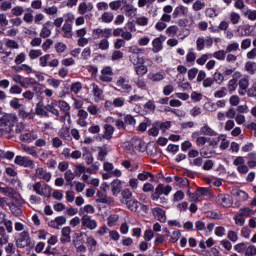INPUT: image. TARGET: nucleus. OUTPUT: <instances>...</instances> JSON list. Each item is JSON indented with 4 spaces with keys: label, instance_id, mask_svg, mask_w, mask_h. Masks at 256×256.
<instances>
[{
    "label": "nucleus",
    "instance_id": "f257e3e1",
    "mask_svg": "<svg viewBox=\"0 0 256 256\" xmlns=\"http://www.w3.org/2000/svg\"><path fill=\"white\" fill-rule=\"evenodd\" d=\"M17 121H19V117H17V114H4L0 118V137H3L5 135H11V133H13L15 125H17Z\"/></svg>",
    "mask_w": 256,
    "mask_h": 256
},
{
    "label": "nucleus",
    "instance_id": "f03ea898",
    "mask_svg": "<svg viewBox=\"0 0 256 256\" xmlns=\"http://www.w3.org/2000/svg\"><path fill=\"white\" fill-rule=\"evenodd\" d=\"M129 151H133V153H145L148 151L149 155H155V146H147L145 142L141 140V138L135 136L130 140V148Z\"/></svg>",
    "mask_w": 256,
    "mask_h": 256
},
{
    "label": "nucleus",
    "instance_id": "7ed1b4c3",
    "mask_svg": "<svg viewBox=\"0 0 256 256\" xmlns=\"http://www.w3.org/2000/svg\"><path fill=\"white\" fill-rule=\"evenodd\" d=\"M11 79L14 83L22 86L23 89H29V87H34V85H36V87H41V84L37 83V80L32 77H23L19 74H12Z\"/></svg>",
    "mask_w": 256,
    "mask_h": 256
},
{
    "label": "nucleus",
    "instance_id": "20e7f679",
    "mask_svg": "<svg viewBox=\"0 0 256 256\" xmlns=\"http://www.w3.org/2000/svg\"><path fill=\"white\" fill-rule=\"evenodd\" d=\"M130 61L133 63L134 69L139 77H143V75H146L147 71H149L147 66L143 65L144 60L143 58H139V54L133 53L130 56Z\"/></svg>",
    "mask_w": 256,
    "mask_h": 256
},
{
    "label": "nucleus",
    "instance_id": "39448f33",
    "mask_svg": "<svg viewBox=\"0 0 256 256\" xmlns=\"http://www.w3.org/2000/svg\"><path fill=\"white\" fill-rule=\"evenodd\" d=\"M32 190L34 193H36V195H40V197L46 198L51 197V191H53L49 184H42L41 182H35L32 185Z\"/></svg>",
    "mask_w": 256,
    "mask_h": 256
},
{
    "label": "nucleus",
    "instance_id": "423d86ee",
    "mask_svg": "<svg viewBox=\"0 0 256 256\" xmlns=\"http://www.w3.org/2000/svg\"><path fill=\"white\" fill-rule=\"evenodd\" d=\"M16 246L19 249H25V247H31V236L29 235V231L24 230L19 234L18 239L16 240Z\"/></svg>",
    "mask_w": 256,
    "mask_h": 256
},
{
    "label": "nucleus",
    "instance_id": "0eeeda50",
    "mask_svg": "<svg viewBox=\"0 0 256 256\" xmlns=\"http://www.w3.org/2000/svg\"><path fill=\"white\" fill-rule=\"evenodd\" d=\"M81 225L83 229H89L90 231H95L98 227L97 220L93 219L89 214L82 215Z\"/></svg>",
    "mask_w": 256,
    "mask_h": 256
},
{
    "label": "nucleus",
    "instance_id": "6e6552de",
    "mask_svg": "<svg viewBox=\"0 0 256 256\" xmlns=\"http://www.w3.org/2000/svg\"><path fill=\"white\" fill-rule=\"evenodd\" d=\"M22 143H33V141L39 139V133L35 130L24 132L19 136Z\"/></svg>",
    "mask_w": 256,
    "mask_h": 256
},
{
    "label": "nucleus",
    "instance_id": "1a4fd4ad",
    "mask_svg": "<svg viewBox=\"0 0 256 256\" xmlns=\"http://www.w3.org/2000/svg\"><path fill=\"white\" fill-rule=\"evenodd\" d=\"M92 34L95 37V39H109V37L113 35V30L109 28H96L92 31Z\"/></svg>",
    "mask_w": 256,
    "mask_h": 256
},
{
    "label": "nucleus",
    "instance_id": "9d476101",
    "mask_svg": "<svg viewBox=\"0 0 256 256\" xmlns=\"http://www.w3.org/2000/svg\"><path fill=\"white\" fill-rule=\"evenodd\" d=\"M14 163L20 165V167H34L35 162L27 156H16Z\"/></svg>",
    "mask_w": 256,
    "mask_h": 256
},
{
    "label": "nucleus",
    "instance_id": "9b49d317",
    "mask_svg": "<svg viewBox=\"0 0 256 256\" xmlns=\"http://www.w3.org/2000/svg\"><path fill=\"white\" fill-rule=\"evenodd\" d=\"M167 41V36L160 35L152 41V51L153 53H159L163 49V43Z\"/></svg>",
    "mask_w": 256,
    "mask_h": 256
},
{
    "label": "nucleus",
    "instance_id": "f8f14e48",
    "mask_svg": "<svg viewBox=\"0 0 256 256\" xmlns=\"http://www.w3.org/2000/svg\"><path fill=\"white\" fill-rule=\"evenodd\" d=\"M35 176L37 177V179H40L41 181H45V183H49L52 177L51 172L41 167L36 169Z\"/></svg>",
    "mask_w": 256,
    "mask_h": 256
},
{
    "label": "nucleus",
    "instance_id": "ddd939ff",
    "mask_svg": "<svg viewBox=\"0 0 256 256\" xmlns=\"http://www.w3.org/2000/svg\"><path fill=\"white\" fill-rule=\"evenodd\" d=\"M236 33L238 37H249L250 35H253V26L249 24L240 25L238 26Z\"/></svg>",
    "mask_w": 256,
    "mask_h": 256
},
{
    "label": "nucleus",
    "instance_id": "4468645a",
    "mask_svg": "<svg viewBox=\"0 0 256 256\" xmlns=\"http://www.w3.org/2000/svg\"><path fill=\"white\" fill-rule=\"evenodd\" d=\"M100 81L111 83L113 81V68L107 66L101 70Z\"/></svg>",
    "mask_w": 256,
    "mask_h": 256
},
{
    "label": "nucleus",
    "instance_id": "2eb2a0df",
    "mask_svg": "<svg viewBox=\"0 0 256 256\" xmlns=\"http://www.w3.org/2000/svg\"><path fill=\"white\" fill-rule=\"evenodd\" d=\"M62 155L65 157V159H81V156L83 153H81V150H74L71 152V149L64 148L62 151Z\"/></svg>",
    "mask_w": 256,
    "mask_h": 256
},
{
    "label": "nucleus",
    "instance_id": "dca6fc26",
    "mask_svg": "<svg viewBox=\"0 0 256 256\" xmlns=\"http://www.w3.org/2000/svg\"><path fill=\"white\" fill-rule=\"evenodd\" d=\"M152 214L157 221H160V223H165V221H167V215H165V210H163V208H152Z\"/></svg>",
    "mask_w": 256,
    "mask_h": 256
},
{
    "label": "nucleus",
    "instance_id": "f3484780",
    "mask_svg": "<svg viewBox=\"0 0 256 256\" xmlns=\"http://www.w3.org/2000/svg\"><path fill=\"white\" fill-rule=\"evenodd\" d=\"M7 197L12 199V203H15L16 205H25V200L21 197V194L15 192L13 189H10Z\"/></svg>",
    "mask_w": 256,
    "mask_h": 256
},
{
    "label": "nucleus",
    "instance_id": "a211bd4d",
    "mask_svg": "<svg viewBox=\"0 0 256 256\" xmlns=\"http://www.w3.org/2000/svg\"><path fill=\"white\" fill-rule=\"evenodd\" d=\"M187 15H189V8L183 5L177 6L172 13L173 19H177V17H187Z\"/></svg>",
    "mask_w": 256,
    "mask_h": 256
},
{
    "label": "nucleus",
    "instance_id": "6ab92c4d",
    "mask_svg": "<svg viewBox=\"0 0 256 256\" xmlns=\"http://www.w3.org/2000/svg\"><path fill=\"white\" fill-rule=\"evenodd\" d=\"M65 223H67V218H65V216H58L55 219L50 220L48 222V225L52 229H59V227H61L62 225H65Z\"/></svg>",
    "mask_w": 256,
    "mask_h": 256
},
{
    "label": "nucleus",
    "instance_id": "aec40b11",
    "mask_svg": "<svg viewBox=\"0 0 256 256\" xmlns=\"http://www.w3.org/2000/svg\"><path fill=\"white\" fill-rule=\"evenodd\" d=\"M21 149L26 155H31L34 159H39V153L37 152V148L35 146H29L27 144H21Z\"/></svg>",
    "mask_w": 256,
    "mask_h": 256
},
{
    "label": "nucleus",
    "instance_id": "412c9836",
    "mask_svg": "<svg viewBox=\"0 0 256 256\" xmlns=\"http://www.w3.org/2000/svg\"><path fill=\"white\" fill-rule=\"evenodd\" d=\"M217 201L222 207H231L233 205V200L229 194H220Z\"/></svg>",
    "mask_w": 256,
    "mask_h": 256
},
{
    "label": "nucleus",
    "instance_id": "4be33fe9",
    "mask_svg": "<svg viewBox=\"0 0 256 256\" xmlns=\"http://www.w3.org/2000/svg\"><path fill=\"white\" fill-rule=\"evenodd\" d=\"M92 93L94 95V101L96 103H99V101H103L104 95H103V90L99 88V86L95 83L92 84Z\"/></svg>",
    "mask_w": 256,
    "mask_h": 256
},
{
    "label": "nucleus",
    "instance_id": "5701e85b",
    "mask_svg": "<svg viewBox=\"0 0 256 256\" xmlns=\"http://www.w3.org/2000/svg\"><path fill=\"white\" fill-rule=\"evenodd\" d=\"M200 155L204 159H211V158L215 157V148L205 146L200 149Z\"/></svg>",
    "mask_w": 256,
    "mask_h": 256
},
{
    "label": "nucleus",
    "instance_id": "b1692460",
    "mask_svg": "<svg viewBox=\"0 0 256 256\" xmlns=\"http://www.w3.org/2000/svg\"><path fill=\"white\" fill-rule=\"evenodd\" d=\"M200 135H206L208 137H217V131L215 129L211 128L209 124H204L200 128Z\"/></svg>",
    "mask_w": 256,
    "mask_h": 256
},
{
    "label": "nucleus",
    "instance_id": "393cba45",
    "mask_svg": "<svg viewBox=\"0 0 256 256\" xmlns=\"http://www.w3.org/2000/svg\"><path fill=\"white\" fill-rule=\"evenodd\" d=\"M93 3L81 2L78 6L79 15H85V13H89L93 11Z\"/></svg>",
    "mask_w": 256,
    "mask_h": 256
},
{
    "label": "nucleus",
    "instance_id": "a878e982",
    "mask_svg": "<svg viewBox=\"0 0 256 256\" xmlns=\"http://www.w3.org/2000/svg\"><path fill=\"white\" fill-rule=\"evenodd\" d=\"M56 107H58L57 100H52L50 104L45 106V110L47 113H51L55 117H59V109Z\"/></svg>",
    "mask_w": 256,
    "mask_h": 256
},
{
    "label": "nucleus",
    "instance_id": "bb28decb",
    "mask_svg": "<svg viewBox=\"0 0 256 256\" xmlns=\"http://www.w3.org/2000/svg\"><path fill=\"white\" fill-rule=\"evenodd\" d=\"M62 33L65 39H71L73 37V24L64 22L62 26Z\"/></svg>",
    "mask_w": 256,
    "mask_h": 256
},
{
    "label": "nucleus",
    "instance_id": "cd10ccee",
    "mask_svg": "<svg viewBox=\"0 0 256 256\" xmlns=\"http://www.w3.org/2000/svg\"><path fill=\"white\" fill-rule=\"evenodd\" d=\"M238 86H239V95H245V91H247L248 87H249V77H243L240 78L239 82H238Z\"/></svg>",
    "mask_w": 256,
    "mask_h": 256
},
{
    "label": "nucleus",
    "instance_id": "c85d7f7f",
    "mask_svg": "<svg viewBox=\"0 0 256 256\" xmlns=\"http://www.w3.org/2000/svg\"><path fill=\"white\" fill-rule=\"evenodd\" d=\"M57 105L61 111L68 115V121H71V113H69V111H71V106L69 105V103L64 100H57Z\"/></svg>",
    "mask_w": 256,
    "mask_h": 256
},
{
    "label": "nucleus",
    "instance_id": "c756f323",
    "mask_svg": "<svg viewBox=\"0 0 256 256\" xmlns=\"http://www.w3.org/2000/svg\"><path fill=\"white\" fill-rule=\"evenodd\" d=\"M147 77L150 81L159 83V81H163L167 77V74L165 72L149 73Z\"/></svg>",
    "mask_w": 256,
    "mask_h": 256
},
{
    "label": "nucleus",
    "instance_id": "7c9ffc66",
    "mask_svg": "<svg viewBox=\"0 0 256 256\" xmlns=\"http://www.w3.org/2000/svg\"><path fill=\"white\" fill-rule=\"evenodd\" d=\"M130 211H132L133 213H137V215H139L141 211H147V206L137 201H133L132 204L130 203Z\"/></svg>",
    "mask_w": 256,
    "mask_h": 256
},
{
    "label": "nucleus",
    "instance_id": "2f4dec72",
    "mask_svg": "<svg viewBox=\"0 0 256 256\" xmlns=\"http://www.w3.org/2000/svg\"><path fill=\"white\" fill-rule=\"evenodd\" d=\"M71 242V227L66 226L62 229V236L60 238V243Z\"/></svg>",
    "mask_w": 256,
    "mask_h": 256
},
{
    "label": "nucleus",
    "instance_id": "473e14b6",
    "mask_svg": "<svg viewBox=\"0 0 256 256\" xmlns=\"http://www.w3.org/2000/svg\"><path fill=\"white\" fill-rule=\"evenodd\" d=\"M171 191H173V187H171L170 185H163V184H159L156 188V195H169V193H171Z\"/></svg>",
    "mask_w": 256,
    "mask_h": 256
},
{
    "label": "nucleus",
    "instance_id": "72a5a7b5",
    "mask_svg": "<svg viewBox=\"0 0 256 256\" xmlns=\"http://www.w3.org/2000/svg\"><path fill=\"white\" fill-rule=\"evenodd\" d=\"M51 27H52V23L46 22L42 27V30L40 32V37H42L43 39H47V37H51Z\"/></svg>",
    "mask_w": 256,
    "mask_h": 256
},
{
    "label": "nucleus",
    "instance_id": "f704fd0d",
    "mask_svg": "<svg viewBox=\"0 0 256 256\" xmlns=\"http://www.w3.org/2000/svg\"><path fill=\"white\" fill-rule=\"evenodd\" d=\"M12 69H14L16 73H21V71H24V73H27V75H31V73H33V67L29 66L28 64L13 66Z\"/></svg>",
    "mask_w": 256,
    "mask_h": 256
},
{
    "label": "nucleus",
    "instance_id": "c9c22d12",
    "mask_svg": "<svg viewBox=\"0 0 256 256\" xmlns=\"http://www.w3.org/2000/svg\"><path fill=\"white\" fill-rule=\"evenodd\" d=\"M111 187L113 195H119L121 193V189H123V182H121V180H114L111 183Z\"/></svg>",
    "mask_w": 256,
    "mask_h": 256
},
{
    "label": "nucleus",
    "instance_id": "e433bc0d",
    "mask_svg": "<svg viewBox=\"0 0 256 256\" xmlns=\"http://www.w3.org/2000/svg\"><path fill=\"white\" fill-rule=\"evenodd\" d=\"M23 205L15 204V202H11L8 204V207L12 213V215H15V217H19L23 212L21 211V207Z\"/></svg>",
    "mask_w": 256,
    "mask_h": 256
},
{
    "label": "nucleus",
    "instance_id": "4c0bfd02",
    "mask_svg": "<svg viewBox=\"0 0 256 256\" xmlns=\"http://www.w3.org/2000/svg\"><path fill=\"white\" fill-rule=\"evenodd\" d=\"M59 137L64 139L65 141H69L71 139V132L69 131V127H62L58 132Z\"/></svg>",
    "mask_w": 256,
    "mask_h": 256
},
{
    "label": "nucleus",
    "instance_id": "58836bf2",
    "mask_svg": "<svg viewBox=\"0 0 256 256\" xmlns=\"http://www.w3.org/2000/svg\"><path fill=\"white\" fill-rule=\"evenodd\" d=\"M6 243H9V235H7V232L5 230V227H0V247H3V245H6Z\"/></svg>",
    "mask_w": 256,
    "mask_h": 256
},
{
    "label": "nucleus",
    "instance_id": "ea45409f",
    "mask_svg": "<svg viewBox=\"0 0 256 256\" xmlns=\"http://www.w3.org/2000/svg\"><path fill=\"white\" fill-rule=\"evenodd\" d=\"M96 197H98L96 200L98 203H109V200L107 199V192L103 187H101V190L97 192Z\"/></svg>",
    "mask_w": 256,
    "mask_h": 256
},
{
    "label": "nucleus",
    "instance_id": "a19ab883",
    "mask_svg": "<svg viewBox=\"0 0 256 256\" xmlns=\"http://www.w3.org/2000/svg\"><path fill=\"white\" fill-rule=\"evenodd\" d=\"M218 141H221L220 142V149H221V151H225V149H227L229 147V140H227V136L226 135L220 134L218 136Z\"/></svg>",
    "mask_w": 256,
    "mask_h": 256
},
{
    "label": "nucleus",
    "instance_id": "79ce46f5",
    "mask_svg": "<svg viewBox=\"0 0 256 256\" xmlns=\"http://www.w3.org/2000/svg\"><path fill=\"white\" fill-rule=\"evenodd\" d=\"M114 132L115 128H113V126L109 124L104 125V139H111V137H113Z\"/></svg>",
    "mask_w": 256,
    "mask_h": 256
},
{
    "label": "nucleus",
    "instance_id": "37998d69",
    "mask_svg": "<svg viewBox=\"0 0 256 256\" xmlns=\"http://www.w3.org/2000/svg\"><path fill=\"white\" fill-rule=\"evenodd\" d=\"M85 213L86 215H93V213H95V207L91 204L85 205L80 209V215H85Z\"/></svg>",
    "mask_w": 256,
    "mask_h": 256
},
{
    "label": "nucleus",
    "instance_id": "c03bdc74",
    "mask_svg": "<svg viewBox=\"0 0 256 256\" xmlns=\"http://www.w3.org/2000/svg\"><path fill=\"white\" fill-rule=\"evenodd\" d=\"M19 117L21 119H33V117H35V113H33V109H31L29 112L25 111V109H20Z\"/></svg>",
    "mask_w": 256,
    "mask_h": 256
},
{
    "label": "nucleus",
    "instance_id": "a18cd8bd",
    "mask_svg": "<svg viewBox=\"0 0 256 256\" xmlns=\"http://www.w3.org/2000/svg\"><path fill=\"white\" fill-rule=\"evenodd\" d=\"M35 111H36V115H40L41 117H46V115H47V110L43 106V102H38L36 104Z\"/></svg>",
    "mask_w": 256,
    "mask_h": 256
},
{
    "label": "nucleus",
    "instance_id": "49530a36",
    "mask_svg": "<svg viewBox=\"0 0 256 256\" xmlns=\"http://www.w3.org/2000/svg\"><path fill=\"white\" fill-rule=\"evenodd\" d=\"M46 83H48L49 87H52V89H59V87H61L62 81L55 78H49L46 80Z\"/></svg>",
    "mask_w": 256,
    "mask_h": 256
},
{
    "label": "nucleus",
    "instance_id": "de8ad7c7",
    "mask_svg": "<svg viewBox=\"0 0 256 256\" xmlns=\"http://www.w3.org/2000/svg\"><path fill=\"white\" fill-rule=\"evenodd\" d=\"M135 23H137V25H140V27H147V25H149V18L145 17V16H138L135 17Z\"/></svg>",
    "mask_w": 256,
    "mask_h": 256
},
{
    "label": "nucleus",
    "instance_id": "09e8293b",
    "mask_svg": "<svg viewBox=\"0 0 256 256\" xmlns=\"http://www.w3.org/2000/svg\"><path fill=\"white\" fill-rule=\"evenodd\" d=\"M239 213L242 215V217H253L255 215V210L245 207L239 210Z\"/></svg>",
    "mask_w": 256,
    "mask_h": 256
},
{
    "label": "nucleus",
    "instance_id": "8fccbe9b",
    "mask_svg": "<svg viewBox=\"0 0 256 256\" xmlns=\"http://www.w3.org/2000/svg\"><path fill=\"white\" fill-rule=\"evenodd\" d=\"M54 49H55L56 53L61 55L62 53H65V51H67V44H65L63 42H57L54 46Z\"/></svg>",
    "mask_w": 256,
    "mask_h": 256
},
{
    "label": "nucleus",
    "instance_id": "3c124183",
    "mask_svg": "<svg viewBox=\"0 0 256 256\" xmlns=\"http://www.w3.org/2000/svg\"><path fill=\"white\" fill-rule=\"evenodd\" d=\"M227 239L231 243H237V241H239V234L233 230H229L227 233Z\"/></svg>",
    "mask_w": 256,
    "mask_h": 256
},
{
    "label": "nucleus",
    "instance_id": "603ef678",
    "mask_svg": "<svg viewBox=\"0 0 256 256\" xmlns=\"http://www.w3.org/2000/svg\"><path fill=\"white\" fill-rule=\"evenodd\" d=\"M212 58H213V54L211 53L203 54L201 57H199L196 60V63L197 65H205V63H207V60Z\"/></svg>",
    "mask_w": 256,
    "mask_h": 256
},
{
    "label": "nucleus",
    "instance_id": "864d4df0",
    "mask_svg": "<svg viewBox=\"0 0 256 256\" xmlns=\"http://www.w3.org/2000/svg\"><path fill=\"white\" fill-rule=\"evenodd\" d=\"M245 70L249 75H255L256 73V63L255 62H247L245 64Z\"/></svg>",
    "mask_w": 256,
    "mask_h": 256
},
{
    "label": "nucleus",
    "instance_id": "5fc2aeb1",
    "mask_svg": "<svg viewBox=\"0 0 256 256\" xmlns=\"http://www.w3.org/2000/svg\"><path fill=\"white\" fill-rule=\"evenodd\" d=\"M81 89H83V84H81V82L72 83L70 86L71 93H74L75 95H77Z\"/></svg>",
    "mask_w": 256,
    "mask_h": 256
},
{
    "label": "nucleus",
    "instance_id": "6e6d98bb",
    "mask_svg": "<svg viewBox=\"0 0 256 256\" xmlns=\"http://www.w3.org/2000/svg\"><path fill=\"white\" fill-rule=\"evenodd\" d=\"M209 141H211V138L206 136H200L199 138H197L195 143L197 147H205V144L209 143Z\"/></svg>",
    "mask_w": 256,
    "mask_h": 256
},
{
    "label": "nucleus",
    "instance_id": "4d7b16f0",
    "mask_svg": "<svg viewBox=\"0 0 256 256\" xmlns=\"http://www.w3.org/2000/svg\"><path fill=\"white\" fill-rule=\"evenodd\" d=\"M226 55H227V51L219 50L214 52L212 54V57H214V59H217L218 61H225Z\"/></svg>",
    "mask_w": 256,
    "mask_h": 256
},
{
    "label": "nucleus",
    "instance_id": "13d9d810",
    "mask_svg": "<svg viewBox=\"0 0 256 256\" xmlns=\"http://www.w3.org/2000/svg\"><path fill=\"white\" fill-rule=\"evenodd\" d=\"M177 33H179V27L172 25L169 26L166 29V35H168V37H175V35H177Z\"/></svg>",
    "mask_w": 256,
    "mask_h": 256
},
{
    "label": "nucleus",
    "instance_id": "bf43d9fd",
    "mask_svg": "<svg viewBox=\"0 0 256 256\" xmlns=\"http://www.w3.org/2000/svg\"><path fill=\"white\" fill-rule=\"evenodd\" d=\"M229 19L232 25H237L241 21V15H239V13L232 12L230 13Z\"/></svg>",
    "mask_w": 256,
    "mask_h": 256
},
{
    "label": "nucleus",
    "instance_id": "052dcab7",
    "mask_svg": "<svg viewBox=\"0 0 256 256\" xmlns=\"http://www.w3.org/2000/svg\"><path fill=\"white\" fill-rule=\"evenodd\" d=\"M193 11H203L205 9V2H202L201 0H196L192 5Z\"/></svg>",
    "mask_w": 256,
    "mask_h": 256
},
{
    "label": "nucleus",
    "instance_id": "680f3d73",
    "mask_svg": "<svg viewBox=\"0 0 256 256\" xmlns=\"http://www.w3.org/2000/svg\"><path fill=\"white\" fill-rule=\"evenodd\" d=\"M114 16L111 12H104L101 16V20L103 23H111L113 21Z\"/></svg>",
    "mask_w": 256,
    "mask_h": 256
},
{
    "label": "nucleus",
    "instance_id": "e2e57ef3",
    "mask_svg": "<svg viewBox=\"0 0 256 256\" xmlns=\"http://www.w3.org/2000/svg\"><path fill=\"white\" fill-rule=\"evenodd\" d=\"M118 221H119V215L112 214L108 217V226L115 227V225H117Z\"/></svg>",
    "mask_w": 256,
    "mask_h": 256
},
{
    "label": "nucleus",
    "instance_id": "0e129e2a",
    "mask_svg": "<svg viewBox=\"0 0 256 256\" xmlns=\"http://www.w3.org/2000/svg\"><path fill=\"white\" fill-rule=\"evenodd\" d=\"M16 251H17V248H15V244L13 243H8L5 246L6 255H15Z\"/></svg>",
    "mask_w": 256,
    "mask_h": 256
},
{
    "label": "nucleus",
    "instance_id": "69168bd1",
    "mask_svg": "<svg viewBox=\"0 0 256 256\" xmlns=\"http://www.w3.org/2000/svg\"><path fill=\"white\" fill-rule=\"evenodd\" d=\"M233 219L236 225H238L239 227H243V225H245V218L243 215L240 214V212L237 215H235Z\"/></svg>",
    "mask_w": 256,
    "mask_h": 256
},
{
    "label": "nucleus",
    "instance_id": "338daca9",
    "mask_svg": "<svg viewBox=\"0 0 256 256\" xmlns=\"http://www.w3.org/2000/svg\"><path fill=\"white\" fill-rule=\"evenodd\" d=\"M245 17L249 19V21H256V10L248 9L245 12Z\"/></svg>",
    "mask_w": 256,
    "mask_h": 256
},
{
    "label": "nucleus",
    "instance_id": "774afa93",
    "mask_svg": "<svg viewBox=\"0 0 256 256\" xmlns=\"http://www.w3.org/2000/svg\"><path fill=\"white\" fill-rule=\"evenodd\" d=\"M246 256H255L256 255V247L253 245L248 246L245 250Z\"/></svg>",
    "mask_w": 256,
    "mask_h": 256
}]
</instances>
